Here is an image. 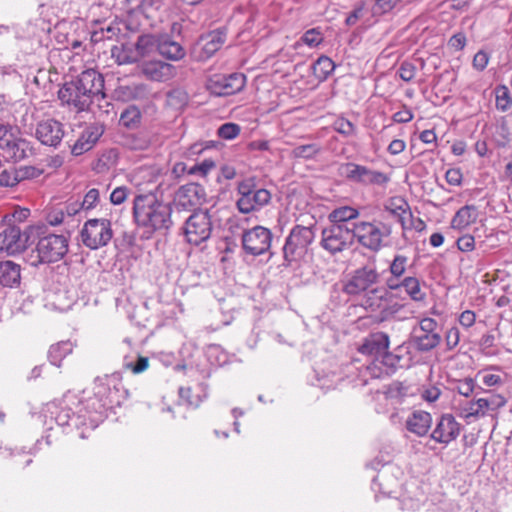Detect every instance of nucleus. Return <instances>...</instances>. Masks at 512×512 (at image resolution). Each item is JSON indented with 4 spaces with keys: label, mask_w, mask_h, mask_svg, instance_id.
Listing matches in <instances>:
<instances>
[{
    "label": "nucleus",
    "mask_w": 512,
    "mask_h": 512,
    "mask_svg": "<svg viewBox=\"0 0 512 512\" xmlns=\"http://www.w3.org/2000/svg\"><path fill=\"white\" fill-rule=\"evenodd\" d=\"M459 340H460V332H459L458 328L451 327L450 329L447 330V332L445 334V342H446L447 350L454 349L458 345Z\"/></svg>",
    "instance_id": "nucleus-60"
},
{
    "label": "nucleus",
    "mask_w": 512,
    "mask_h": 512,
    "mask_svg": "<svg viewBox=\"0 0 512 512\" xmlns=\"http://www.w3.org/2000/svg\"><path fill=\"white\" fill-rule=\"evenodd\" d=\"M241 128L236 123H225L222 124L217 131V134L220 138L225 140H232L236 138L240 134Z\"/></svg>",
    "instance_id": "nucleus-49"
},
{
    "label": "nucleus",
    "mask_w": 512,
    "mask_h": 512,
    "mask_svg": "<svg viewBox=\"0 0 512 512\" xmlns=\"http://www.w3.org/2000/svg\"><path fill=\"white\" fill-rule=\"evenodd\" d=\"M158 43H160V35L141 34L138 36L137 41L132 44L137 59L149 55L153 51H158Z\"/></svg>",
    "instance_id": "nucleus-34"
},
{
    "label": "nucleus",
    "mask_w": 512,
    "mask_h": 512,
    "mask_svg": "<svg viewBox=\"0 0 512 512\" xmlns=\"http://www.w3.org/2000/svg\"><path fill=\"white\" fill-rule=\"evenodd\" d=\"M477 219L476 207L473 205H465L461 207L451 220L453 229L462 230L474 223Z\"/></svg>",
    "instance_id": "nucleus-35"
},
{
    "label": "nucleus",
    "mask_w": 512,
    "mask_h": 512,
    "mask_svg": "<svg viewBox=\"0 0 512 512\" xmlns=\"http://www.w3.org/2000/svg\"><path fill=\"white\" fill-rule=\"evenodd\" d=\"M495 106L498 111L506 112L512 107V97L505 85H498L494 89Z\"/></svg>",
    "instance_id": "nucleus-43"
},
{
    "label": "nucleus",
    "mask_w": 512,
    "mask_h": 512,
    "mask_svg": "<svg viewBox=\"0 0 512 512\" xmlns=\"http://www.w3.org/2000/svg\"><path fill=\"white\" fill-rule=\"evenodd\" d=\"M236 207L242 214L260 211L271 201L269 190L259 185L256 176H248L237 183Z\"/></svg>",
    "instance_id": "nucleus-4"
},
{
    "label": "nucleus",
    "mask_w": 512,
    "mask_h": 512,
    "mask_svg": "<svg viewBox=\"0 0 512 512\" xmlns=\"http://www.w3.org/2000/svg\"><path fill=\"white\" fill-rule=\"evenodd\" d=\"M226 31L216 29L199 37L192 49L196 61L203 62L211 58L225 43Z\"/></svg>",
    "instance_id": "nucleus-16"
},
{
    "label": "nucleus",
    "mask_w": 512,
    "mask_h": 512,
    "mask_svg": "<svg viewBox=\"0 0 512 512\" xmlns=\"http://www.w3.org/2000/svg\"><path fill=\"white\" fill-rule=\"evenodd\" d=\"M213 223L209 210H195L184 222L183 232L189 244L198 246L206 242L212 234Z\"/></svg>",
    "instance_id": "nucleus-11"
},
{
    "label": "nucleus",
    "mask_w": 512,
    "mask_h": 512,
    "mask_svg": "<svg viewBox=\"0 0 512 512\" xmlns=\"http://www.w3.org/2000/svg\"><path fill=\"white\" fill-rule=\"evenodd\" d=\"M315 238L313 226L295 225L286 237L283 246V259L285 266L303 258Z\"/></svg>",
    "instance_id": "nucleus-7"
},
{
    "label": "nucleus",
    "mask_w": 512,
    "mask_h": 512,
    "mask_svg": "<svg viewBox=\"0 0 512 512\" xmlns=\"http://www.w3.org/2000/svg\"><path fill=\"white\" fill-rule=\"evenodd\" d=\"M142 74L149 80L165 82L176 75V68L172 64L163 61H147L141 66Z\"/></svg>",
    "instance_id": "nucleus-22"
},
{
    "label": "nucleus",
    "mask_w": 512,
    "mask_h": 512,
    "mask_svg": "<svg viewBox=\"0 0 512 512\" xmlns=\"http://www.w3.org/2000/svg\"><path fill=\"white\" fill-rule=\"evenodd\" d=\"M21 283V267L7 260L0 261V294H5L6 288H16Z\"/></svg>",
    "instance_id": "nucleus-24"
},
{
    "label": "nucleus",
    "mask_w": 512,
    "mask_h": 512,
    "mask_svg": "<svg viewBox=\"0 0 512 512\" xmlns=\"http://www.w3.org/2000/svg\"><path fill=\"white\" fill-rule=\"evenodd\" d=\"M441 340L442 337L439 333L412 331L409 342L418 352L426 353L436 348Z\"/></svg>",
    "instance_id": "nucleus-28"
},
{
    "label": "nucleus",
    "mask_w": 512,
    "mask_h": 512,
    "mask_svg": "<svg viewBox=\"0 0 512 512\" xmlns=\"http://www.w3.org/2000/svg\"><path fill=\"white\" fill-rule=\"evenodd\" d=\"M31 234L38 236L35 251L38 263H55L64 258L68 252L69 239L63 234H45L43 226H29Z\"/></svg>",
    "instance_id": "nucleus-5"
},
{
    "label": "nucleus",
    "mask_w": 512,
    "mask_h": 512,
    "mask_svg": "<svg viewBox=\"0 0 512 512\" xmlns=\"http://www.w3.org/2000/svg\"><path fill=\"white\" fill-rule=\"evenodd\" d=\"M142 114L138 107L130 105L120 115V123L128 128H137L141 122Z\"/></svg>",
    "instance_id": "nucleus-42"
},
{
    "label": "nucleus",
    "mask_w": 512,
    "mask_h": 512,
    "mask_svg": "<svg viewBox=\"0 0 512 512\" xmlns=\"http://www.w3.org/2000/svg\"><path fill=\"white\" fill-rule=\"evenodd\" d=\"M20 182L18 169H5L0 173V186L13 187Z\"/></svg>",
    "instance_id": "nucleus-51"
},
{
    "label": "nucleus",
    "mask_w": 512,
    "mask_h": 512,
    "mask_svg": "<svg viewBox=\"0 0 512 512\" xmlns=\"http://www.w3.org/2000/svg\"><path fill=\"white\" fill-rule=\"evenodd\" d=\"M402 286L406 294L411 300L415 302H424L426 299V293L422 290L421 284L418 278L413 276H407L402 279Z\"/></svg>",
    "instance_id": "nucleus-40"
},
{
    "label": "nucleus",
    "mask_w": 512,
    "mask_h": 512,
    "mask_svg": "<svg viewBox=\"0 0 512 512\" xmlns=\"http://www.w3.org/2000/svg\"><path fill=\"white\" fill-rule=\"evenodd\" d=\"M103 134V128L96 124L87 126L80 134L76 142L70 146L71 153L80 156L91 150Z\"/></svg>",
    "instance_id": "nucleus-23"
},
{
    "label": "nucleus",
    "mask_w": 512,
    "mask_h": 512,
    "mask_svg": "<svg viewBox=\"0 0 512 512\" xmlns=\"http://www.w3.org/2000/svg\"><path fill=\"white\" fill-rule=\"evenodd\" d=\"M457 248L462 252H470L475 248V239L472 235L466 234L458 238Z\"/></svg>",
    "instance_id": "nucleus-63"
},
{
    "label": "nucleus",
    "mask_w": 512,
    "mask_h": 512,
    "mask_svg": "<svg viewBox=\"0 0 512 512\" xmlns=\"http://www.w3.org/2000/svg\"><path fill=\"white\" fill-rule=\"evenodd\" d=\"M72 352L70 341H61L50 346L48 359L52 365L60 367L62 360Z\"/></svg>",
    "instance_id": "nucleus-41"
},
{
    "label": "nucleus",
    "mask_w": 512,
    "mask_h": 512,
    "mask_svg": "<svg viewBox=\"0 0 512 512\" xmlns=\"http://www.w3.org/2000/svg\"><path fill=\"white\" fill-rule=\"evenodd\" d=\"M64 125L55 119L40 121L35 129V137L41 144L57 148L64 137Z\"/></svg>",
    "instance_id": "nucleus-18"
},
{
    "label": "nucleus",
    "mask_w": 512,
    "mask_h": 512,
    "mask_svg": "<svg viewBox=\"0 0 512 512\" xmlns=\"http://www.w3.org/2000/svg\"><path fill=\"white\" fill-rule=\"evenodd\" d=\"M387 291L377 285L353 301L366 312L377 313L379 322H385L397 318L406 308L405 304L393 300L396 294Z\"/></svg>",
    "instance_id": "nucleus-3"
},
{
    "label": "nucleus",
    "mask_w": 512,
    "mask_h": 512,
    "mask_svg": "<svg viewBox=\"0 0 512 512\" xmlns=\"http://www.w3.org/2000/svg\"><path fill=\"white\" fill-rule=\"evenodd\" d=\"M179 396L182 400H184L189 406L198 407L202 402L203 398L200 396L194 397L192 395V389L190 387H180Z\"/></svg>",
    "instance_id": "nucleus-55"
},
{
    "label": "nucleus",
    "mask_w": 512,
    "mask_h": 512,
    "mask_svg": "<svg viewBox=\"0 0 512 512\" xmlns=\"http://www.w3.org/2000/svg\"><path fill=\"white\" fill-rule=\"evenodd\" d=\"M29 235L26 231L22 233L21 229L15 224H7L0 228V251L9 255L21 252L26 248Z\"/></svg>",
    "instance_id": "nucleus-17"
},
{
    "label": "nucleus",
    "mask_w": 512,
    "mask_h": 512,
    "mask_svg": "<svg viewBox=\"0 0 512 512\" xmlns=\"http://www.w3.org/2000/svg\"><path fill=\"white\" fill-rule=\"evenodd\" d=\"M408 263V257L402 254L394 256L393 260L389 265L390 274L394 275L395 278H402L405 274Z\"/></svg>",
    "instance_id": "nucleus-45"
},
{
    "label": "nucleus",
    "mask_w": 512,
    "mask_h": 512,
    "mask_svg": "<svg viewBox=\"0 0 512 512\" xmlns=\"http://www.w3.org/2000/svg\"><path fill=\"white\" fill-rule=\"evenodd\" d=\"M353 241L357 240L359 245L371 252H378L384 246V239L390 237L392 227L377 221H359L351 225Z\"/></svg>",
    "instance_id": "nucleus-6"
},
{
    "label": "nucleus",
    "mask_w": 512,
    "mask_h": 512,
    "mask_svg": "<svg viewBox=\"0 0 512 512\" xmlns=\"http://www.w3.org/2000/svg\"><path fill=\"white\" fill-rule=\"evenodd\" d=\"M397 74L403 81L410 82L415 77L416 66L412 62L403 61L397 70Z\"/></svg>",
    "instance_id": "nucleus-53"
},
{
    "label": "nucleus",
    "mask_w": 512,
    "mask_h": 512,
    "mask_svg": "<svg viewBox=\"0 0 512 512\" xmlns=\"http://www.w3.org/2000/svg\"><path fill=\"white\" fill-rule=\"evenodd\" d=\"M301 41L310 47H314L323 41V36L318 28H312L302 35Z\"/></svg>",
    "instance_id": "nucleus-52"
},
{
    "label": "nucleus",
    "mask_w": 512,
    "mask_h": 512,
    "mask_svg": "<svg viewBox=\"0 0 512 512\" xmlns=\"http://www.w3.org/2000/svg\"><path fill=\"white\" fill-rule=\"evenodd\" d=\"M2 151L7 159L14 163L25 160L33 154V148L30 142L19 136L14 138Z\"/></svg>",
    "instance_id": "nucleus-27"
},
{
    "label": "nucleus",
    "mask_w": 512,
    "mask_h": 512,
    "mask_svg": "<svg viewBox=\"0 0 512 512\" xmlns=\"http://www.w3.org/2000/svg\"><path fill=\"white\" fill-rule=\"evenodd\" d=\"M55 421L59 426H74L79 428L86 425L85 418L82 415L76 414L69 407H60L55 413Z\"/></svg>",
    "instance_id": "nucleus-36"
},
{
    "label": "nucleus",
    "mask_w": 512,
    "mask_h": 512,
    "mask_svg": "<svg viewBox=\"0 0 512 512\" xmlns=\"http://www.w3.org/2000/svg\"><path fill=\"white\" fill-rule=\"evenodd\" d=\"M432 425V416L429 412L415 410L406 420V428L409 432L419 437L427 435Z\"/></svg>",
    "instance_id": "nucleus-26"
},
{
    "label": "nucleus",
    "mask_w": 512,
    "mask_h": 512,
    "mask_svg": "<svg viewBox=\"0 0 512 512\" xmlns=\"http://www.w3.org/2000/svg\"><path fill=\"white\" fill-rule=\"evenodd\" d=\"M158 53L164 58L172 61L181 60L186 54L181 44L172 40L168 35H160Z\"/></svg>",
    "instance_id": "nucleus-29"
},
{
    "label": "nucleus",
    "mask_w": 512,
    "mask_h": 512,
    "mask_svg": "<svg viewBox=\"0 0 512 512\" xmlns=\"http://www.w3.org/2000/svg\"><path fill=\"white\" fill-rule=\"evenodd\" d=\"M489 62V55L487 52L480 50L478 51L473 58V67L478 71H483Z\"/></svg>",
    "instance_id": "nucleus-64"
},
{
    "label": "nucleus",
    "mask_w": 512,
    "mask_h": 512,
    "mask_svg": "<svg viewBox=\"0 0 512 512\" xmlns=\"http://www.w3.org/2000/svg\"><path fill=\"white\" fill-rule=\"evenodd\" d=\"M246 84V76L243 73L215 74L206 82L207 90L215 96L234 95L243 90Z\"/></svg>",
    "instance_id": "nucleus-15"
},
{
    "label": "nucleus",
    "mask_w": 512,
    "mask_h": 512,
    "mask_svg": "<svg viewBox=\"0 0 512 512\" xmlns=\"http://www.w3.org/2000/svg\"><path fill=\"white\" fill-rule=\"evenodd\" d=\"M475 388V381L470 377L459 380L456 386L457 392L465 397H469L474 392Z\"/></svg>",
    "instance_id": "nucleus-54"
},
{
    "label": "nucleus",
    "mask_w": 512,
    "mask_h": 512,
    "mask_svg": "<svg viewBox=\"0 0 512 512\" xmlns=\"http://www.w3.org/2000/svg\"><path fill=\"white\" fill-rule=\"evenodd\" d=\"M105 97L104 77L92 68L82 71L58 90L61 105L76 113L90 110L92 104Z\"/></svg>",
    "instance_id": "nucleus-1"
},
{
    "label": "nucleus",
    "mask_w": 512,
    "mask_h": 512,
    "mask_svg": "<svg viewBox=\"0 0 512 512\" xmlns=\"http://www.w3.org/2000/svg\"><path fill=\"white\" fill-rule=\"evenodd\" d=\"M475 404H477L475 414L484 417L489 412L497 411L505 406L506 399L500 394H490L488 397L476 399Z\"/></svg>",
    "instance_id": "nucleus-30"
},
{
    "label": "nucleus",
    "mask_w": 512,
    "mask_h": 512,
    "mask_svg": "<svg viewBox=\"0 0 512 512\" xmlns=\"http://www.w3.org/2000/svg\"><path fill=\"white\" fill-rule=\"evenodd\" d=\"M333 129L345 137H349L355 134L356 127L348 119L339 117L334 121Z\"/></svg>",
    "instance_id": "nucleus-48"
},
{
    "label": "nucleus",
    "mask_w": 512,
    "mask_h": 512,
    "mask_svg": "<svg viewBox=\"0 0 512 512\" xmlns=\"http://www.w3.org/2000/svg\"><path fill=\"white\" fill-rule=\"evenodd\" d=\"M64 218H65V212L63 209H59V208L52 209L46 215V221L51 226L60 225L64 221Z\"/></svg>",
    "instance_id": "nucleus-61"
},
{
    "label": "nucleus",
    "mask_w": 512,
    "mask_h": 512,
    "mask_svg": "<svg viewBox=\"0 0 512 512\" xmlns=\"http://www.w3.org/2000/svg\"><path fill=\"white\" fill-rule=\"evenodd\" d=\"M404 347L403 345L395 348L393 352L385 351L382 358L380 359V363L385 366L390 372H394L398 368H403L404 364Z\"/></svg>",
    "instance_id": "nucleus-38"
},
{
    "label": "nucleus",
    "mask_w": 512,
    "mask_h": 512,
    "mask_svg": "<svg viewBox=\"0 0 512 512\" xmlns=\"http://www.w3.org/2000/svg\"><path fill=\"white\" fill-rule=\"evenodd\" d=\"M18 136V129L10 124H0V149L3 150Z\"/></svg>",
    "instance_id": "nucleus-46"
},
{
    "label": "nucleus",
    "mask_w": 512,
    "mask_h": 512,
    "mask_svg": "<svg viewBox=\"0 0 512 512\" xmlns=\"http://www.w3.org/2000/svg\"><path fill=\"white\" fill-rule=\"evenodd\" d=\"M100 202V192L96 188L89 189L81 201L84 211L94 209Z\"/></svg>",
    "instance_id": "nucleus-50"
},
{
    "label": "nucleus",
    "mask_w": 512,
    "mask_h": 512,
    "mask_svg": "<svg viewBox=\"0 0 512 512\" xmlns=\"http://www.w3.org/2000/svg\"><path fill=\"white\" fill-rule=\"evenodd\" d=\"M461 431V424L458 423L452 414H443L436 422L435 428L430 434L435 442L447 446L456 440Z\"/></svg>",
    "instance_id": "nucleus-19"
},
{
    "label": "nucleus",
    "mask_w": 512,
    "mask_h": 512,
    "mask_svg": "<svg viewBox=\"0 0 512 512\" xmlns=\"http://www.w3.org/2000/svg\"><path fill=\"white\" fill-rule=\"evenodd\" d=\"M390 344L389 335L386 332L370 333L358 348L363 355L372 356L375 361H380Z\"/></svg>",
    "instance_id": "nucleus-21"
},
{
    "label": "nucleus",
    "mask_w": 512,
    "mask_h": 512,
    "mask_svg": "<svg viewBox=\"0 0 512 512\" xmlns=\"http://www.w3.org/2000/svg\"><path fill=\"white\" fill-rule=\"evenodd\" d=\"M358 209L351 206H341L334 209L329 215L328 220L331 224L351 227L353 223L351 220H355L359 217Z\"/></svg>",
    "instance_id": "nucleus-33"
},
{
    "label": "nucleus",
    "mask_w": 512,
    "mask_h": 512,
    "mask_svg": "<svg viewBox=\"0 0 512 512\" xmlns=\"http://www.w3.org/2000/svg\"><path fill=\"white\" fill-rule=\"evenodd\" d=\"M112 237V223L106 218L89 219L84 223L80 231L83 245L91 250L107 246Z\"/></svg>",
    "instance_id": "nucleus-10"
},
{
    "label": "nucleus",
    "mask_w": 512,
    "mask_h": 512,
    "mask_svg": "<svg viewBox=\"0 0 512 512\" xmlns=\"http://www.w3.org/2000/svg\"><path fill=\"white\" fill-rule=\"evenodd\" d=\"M338 174L346 180L361 186L386 187L390 182L388 174L355 162L341 163L338 167Z\"/></svg>",
    "instance_id": "nucleus-8"
},
{
    "label": "nucleus",
    "mask_w": 512,
    "mask_h": 512,
    "mask_svg": "<svg viewBox=\"0 0 512 512\" xmlns=\"http://www.w3.org/2000/svg\"><path fill=\"white\" fill-rule=\"evenodd\" d=\"M385 211L397 219L402 228L408 229V219H412V212L408 202L402 197H393L384 205Z\"/></svg>",
    "instance_id": "nucleus-25"
},
{
    "label": "nucleus",
    "mask_w": 512,
    "mask_h": 512,
    "mask_svg": "<svg viewBox=\"0 0 512 512\" xmlns=\"http://www.w3.org/2000/svg\"><path fill=\"white\" fill-rule=\"evenodd\" d=\"M30 216V210L28 208L17 207L11 215H9V224L22 223ZM8 215L6 216V218Z\"/></svg>",
    "instance_id": "nucleus-62"
},
{
    "label": "nucleus",
    "mask_w": 512,
    "mask_h": 512,
    "mask_svg": "<svg viewBox=\"0 0 512 512\" xmlns=\"http://www.w3.org/2000/svg\"><path fill=\"white\" fill-rule=\"evenodd\" d=\"M380 283V273L373 265H365L355 269L349 277L342 282V292L350 300L374 288Z\"/></svg>",
    "instance_id": "nucleus-9"
},
{
    "label": "nucleus",
    "mask_w": 512,
    "mask_h": 512,
    "mask_svg": "<svg viewBox=\"0 0 512 512\" xmlns=\"http://www.w3.org/2000/svg\"><path fill=\"white\" fill-rule=\"evenodd\" d=\"M206 201L205 188L198 183H188L180 186L172 202V207L178 212L195 211Z\"/></svg>",
    "instance_id": "nucleus-14"
},
{
    "label": "nucleus",
    "mask_w": 512,
    "mask_h": 512,
    "mask_svg": "<svg viewBox=\"0 0 512 512\" xmlns=\"http://www.w3.org/2000/svg\"><path fill=\"white\" fill-rule=\"evenodd\" d=\"M129 189L125 186L115 188L110 194V202L114 205L122 204L128 197Z\"/></svg>",
    "instance_id": "nucleus-58"
},
{
    "label": "nucleus",
    "mask_w": 512,
    "mask_h": 512,
    "mask_svg": "<svg viewBox=\"0 0 512 512\" xmlns=\"http://www.w3.org/2000/svg\"><path fill=\"white\" fill-rule=\"evenodd\" d=\"M107 40L115 39L117 42H121L122 40L128 37V34L134 33L137 31L138 26L129 23L128 21H119L108 25L107 27H102Z\"/></svg>",
    "instance_id": "nucleus-31"
},
{
    "label": "nucleus",
    "mask_w": 512,
    "mask_h": 512,
    "mask_svg": "<svg viewBox=\"0 0 512 512\" xmlns=\"http://www.w3.org/2000/svg\"><path fill=\"white\" fill-rule=\"evenodd\" d=\"M336 65L328 56H320L312 65L313 75L320 82L325 81L334 71Z\"/></svg>",
    "instance_id": "nucleus-39"
},
{
    "label": "nucleus",
    "mask_w": 512,
    "mask_h": 512,
    "mask_svg": "<svg viewBox=\"0 0 512 512\" xmlns=\"http://www.w3.org/2000/svg\"><path fill=\"white\" fill-rule=\"evenodd\" d=\"M118 96L125 101L143 100L147 98V85L143 83H133L131 85L120 86L117 89Z\"/></svg>",
    "instance_id": "nucleus-37"
},
{
    "label": "nucleus",
    "mask_w": 512,
    "mask_h": 512,
    "mask_svg": "<svg viewBox=\"0 0 512 512\" xmlns=\"http://www.w3.org/2000/svg\"><path fill=\"white\" fill-rule=\"evenodd\" d=\"M321 247L330 254L335 255L349 248L353 244L351 227L330 224L321 233Z\"/></svg>",
    "instance_id": "nucleus-12"
},
{
    "label": "nucleus",
    "mask_w": 512,
    "mask_h": 512,
    "mask_svg": "<svg viewBox=\"0 0 512 512\" xmlns=\"http://www.w3.org/2000/svg\"><path fill=\"white\" fill-rule=\"evenodd\" d=\"M118 43L120 45H113L110 49L111 56L115 59V62L119 65L136 62L137 55L135 54L132 44L126 39Z\"/></svg>",
    "instance_id": "nucleus-32"
},
{
    "label": "nucleus",
    "mask_w": 512,
    "mask_h": 512,
    "mask_svg": "<svg viewBox=\"0 0 512 512\" xmlns=\"http://www.w3.org/2000/svg\"><path fill=\"white\" fill-rule=\"evenodd\" d=\"M95 385L96 394L107 400L104 405L120 404V392L123 387L121 386L119 373L98 377Z\"/></svg>",
    "instance_id": "nucleus-20"
},
{
    "label": "nucleus",
    "mask_w": 512,
    "mask_h": 512,
    "mask_svg": "<svg viewBox=\"0 0 512 512\" xmlns=\"http://www.w3.org/2000/svg\"><path fill=\"white\" fill-rule=\"evenodd\" d=\"M272 239L273 234L271 230L258 225L243 231L241 237L242 248L248 255L260 256L269 252Z\"/></svg>",
    "instance_id": "nucleus-13"
},
{
    "label": "nucleus",
    "mask_w": 512,
    "mask_h": 512,
    "mask_svg": "<svg viewBox=\"0 0 512 512\" xmlns=\"http://www.w3.org/2000/svg\"><path fill=\"white\" fill-rule=\"evenodd\" d=\"M436 328H437L436 320H434L433 318L427 317V318H423L419 322V325L414 327L412 329V331L426 332V333H437Z\"/></svg>",
    "instance_id": "nucleus-57"
},
{
    "label": "nucleus",
    "mask_w": 512,
    "mask_h": 512,
    "mask_svg": "<svg viewBox=\"0 0 512 512\" xmlns=\"http://www.w3.org/2000/svg\"><path fill=\"white\" fill-rule=\"evenodd\" d=\"M399 0H376L373 7L374 14H385L390 12Z\"/></svg>",
    "instance_id": "nucleus-59"
},
{
    "label": "nucleus",
    "mask_w": 512,
    "mask_h": 512,
    "mask_svg": "<svg viewBox=\"0 0 512 512\" xmlns=\"http://www.w3.org/2000/svg\"><path fill=\"white\" fill-rule=\"evenodd\" d=\"M321 152V147L316 143L296 146L291 151V157L294 159L312 160Z\"/></svg>",
    "instance_id": "nucleus-44"
},
{
    "label": "nucleus",
    "mask_w": 512,
    "mask_h": 512,
    "mask_svg": "<svg viewBox=\"0 0 512 512\" xmlns=\"http://www.w3.org/2000/svg\"><path fill=\"white\" fill-rule=\"evenodd\" d=\"M215 167L216 164L212 159H204L202 162L196 163L193 166H191L187 170V173L189 175H199L201 177H205Z\"/></svg>",
    "instance_id": "nucleus-47"
},
{
    "label": "nucleus",
    "mask_w": 512,
    "mask_h": 512,
    "mask_svg": "<svg viewBox=\"0 0 512 512\" xmlns=\"http://www.w3.org/2000/svg\"><path fill=\"white\" fill-rule=\"evenodd\" d=\"M132 213L136 225L149 233H166L174 223L172 204L159 200L153 193L135 196Z\"/></svg>",
    "instance_id": "nucleus-2"
},
{
    "label": "nucleus",
    "mask_w": 512,
    "mask_h": 512,
    "mask_svg": "<svg viewBox=\"0 0 512 512\" xmlns=\"http://www.w3.org/2000/svg\"><path fill=\"white\" fill-rule=\"evenodd\" d=\"M42 174V170L34 166H21L18 168V176L20 182L26 179L37 178Z\"/></svg>",
    "instance_id": "nucleus-56"
}]
</instances>
